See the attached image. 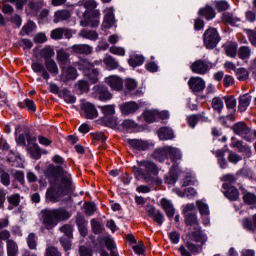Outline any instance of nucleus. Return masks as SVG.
<instances>
[{
  "label": "nucleus",
  "instance_id": "f257e3e1",
  "mask_svg": "<svg viewBox=\"0 0 256 256\" xmlns=\"http://www.w3.org/2000/svg\"><path fill=\"white\" fill-rule=\"evenodd\" d=\"M45 175L50 183L45 195L47 203H59L65 195L73 191V178L63 167L50 164Z\"/></svg>",
  "mask_w": 256,
  "mask_h": 256
},
{
  "label": "nucleus",
  "instance_id": "f03ea898",
  "mask_svg": "<svg viewBox=\"0 0 256 256\" xmlns=\"http://www.w3.org/2000/svg\"><path fill=\"white\" fill-rule=\"evenodd\" d=\"M67 219H71V213L65 208L46 209L42 211V223L45 229L48 230L57 227L61 221H67Z\"/></svg>",
  "mask_w": 256,
  "mask_h": 256
},
{
  "label": "nucleus",
  "instance_id": "7ed1b4c3",
  "mask_svg": "<svg viewBox=\"0 0 256 256\" xmlns=\"http://www.w3.org/2000/svg\"><path fill=\"white\" fill-rule=\"evenodd\" d=\"M76 67L79 71H82L84 77L88 79L91 85H95V83H99V77L101 73H99V69L95 68V65L91 63L87 59H82L76 63Z\"/></svg>",
  "mask_w": 256,
  "mask_h": 256
},
{
  "label": "nucleus",
  "instance_id": "20e7f679",
  "mask_svg": "<svg viewBox=\"0 0 256 256\" xmlns=\"http://www.w3.org/2000/svg\"><path fill=\"white\" fill-rule=\"evenodd\" d=\"M133 173L136 175V177H144V179L149 183L151 181V178L147 177V173H151L152 175L157 176L159 173V169L155 165V163L147 160H143L138 162V167L134 166L132 168Z\"/></svg>",
  "mask_w": 256,
  "mask_h": 256
},
{
  "label": "nucleus",
  "instance_id": "39448f33",
  "mask_svg": "<svg viewBox=\"0 0 256 256\" xmlns=\"http://www.w3.org/2000/svg\"><path fill=\"white\" fill-rule=\"evenodd\" d=\"M221 41L217 28H208L204 32V45L206 49H215Z\"/></svg>",
  "mask_w": 256,
  "mask_h": 256
},
{
  "label": "nucleus",
  "instance_id": "423d86ee",
  "mask_svg": "<svg viewBox=\"0 0 256 256\" xmlns=\"http://www.w3.org/2000/svg\"><path fill=\"white\" fill-rule=\"evenodd\" d=\"M192 73H196V75H206L209 73V69H211V64L206 60H196L190 66Z\"/></svg>",
  "mask_w": 256,
  "mask_h": 256
},
{
  "label": "nucleus",
  "instance_id": "0eeeda50",
  "mask_svg": "<svg viewBox=\"0 0 256 256\" xmlns=\"http://www.w3.org/2000/svg\"><path fill=\"white\" fill-rule=\"evenodd\" d=\"M100 19H101V11L95 9L91 12L88 18L80 22V25L81 27H92V28L99 27Z\"/></svg>",
  "mask_w": 256,
  "mask_h": 256
},
{
  "label": "nucleus",
  "instance_id": "6e6552de",
  "mask_svg": "<svg viewBox=\"0 0 256 256\" xmlns=\"http://www.w3.org/2000/svg\"><path fill=\"white\" fill-rule=\"evenodd\" d=\"M104 18L102 23L103 29H111L116 23L115 20V10L113 7L106 8L104 11Z\"/></svg>",
  "mask_w": 256,
  "mask_h": 256
},
{
  "label": "nucleus",
  "instance_id": "1a4fd4ad",
  "mask_svg": "<svg viewBox=\"0 0 256 256\" xmlns=\"http://www.w3.org/2000/svg\"><path fill=\"white\" fill-rule=\"evenodd\" d=\"M81 110L84 113L85 119H97L99 117V112L95 105L90 102H85L81 105Z\"/></svg>",
  "mask_w": 256,
  "mask_h": 256
},
{
  "label": "nucleus",
  "instance_id": "9d476101",
  "mask_svg": "<svg viewBox=\"0 0 256 256\" xmlns=\"http://www.w3.org/2000/svg\"><path fill=\"white\" fill-rule=\"evenodd\" d=\"M221 23L224 25H230L231 27H237L241 23V18L233 14V12H224L221 15Z\"/></svg>",
  "mask_w": 256,
  "mask_h": 256
},
{
  "label": "nucleus",
  "instance_id": "9b49d317",
  "mask_svg": "<svg viewBox=\"0 0 256 256\" xmlns=\"http://www.w3.org/2000/svg\"><path fill=\"white\" fill-rule=\"evenodd\" d=\"M188 87L193 93H201L205 90V80L201 77H191L188 81Z\"/></svg>",
  "mask_w": 256,
  "mask_h": 256
},
{
  "label": "nucleus",
  "instance_id": "f8f14e48",
  "mask_svg": "<svg viewBox=\"0 0 256 256\" xmlns=\"http://www.w3.org/2000/svg\"><path fill=\"white\" fill-rule=\"evenodd\" d=\"M105 83L112 91H121V89H123V79L117 75L106 77Z\"/></svg>",
  "mask_w": 256,
  "mask_h": 256
},
{
  "label": "nucleus",
  "instance_id": "ddd939ff",
  "mask_svg": "<svg viewBox=\"0 0 256 256\" xmlns=\"http://www.w3.org/2000/svg\"><path fill=\"white\" fill-rule=\"evenodd\" d=\"M146 213L148 214V217H152L153 221L157 223L161 227L163 223L165 222V215L160 210L155 209L153 206H147Z\"/></svg>",
  "mask_w": 256,
  "mask_h": 256
},
{
  "label": "nucleus",
  "instance_id": "4468645a",
  "mask_svg": "<svg viewBox=\"0 0 256 256\" xmlns=\"http://www.w3.org/2000/svg\"><path fill=\"white\" fill-rule=\"evenodd\" d=\"M199 17H204L206 21H212V19H215L217 17V12L215 11V8L213 6L207 4L205 7H202L198 11Z\"/></svg>",
  "mask_w": 256,
  "mask_h": 256
},
{
  "label": "nucleus",
  "instance_id": "2eb2a0df",
  "mask_svg": "<svg viewBox=\"0 0 256 256\" xmlns=\"http://www.w3.org/2000/svg\"><path fill=\"white\" fill-rule=\"evenodd\" d=\"M230 147L237 149L239 153H245L248 157L251 155V148L243 143V141L237 140V138L232 137Z\"/></svg>",
  "mask_w": 256,
  "mask_h": 256
},
{
  "label": "nucleus",
  "instance_id": "dca6fc26",
  "mask_svg": "<svg viewBox=\"0 0 256 256\" xmlns=\"http://www.w3.org/2000/svg\"><path fill=\"white\" fill-rule=\"evenodd\" d=\"M196 207L198 208V211L202 217H206L203 219L204 225H209V205L207 203L203 202V200H198L196 202Z\"/></svg>",
  "mask_w": 256,
  "mask_h": 256
},
{
  "label": "nucleus",
  "instance_id": "f3484780",
  "mask_svg": "<svg viewBox=\"0 0 256 256\" xmlns=\"http://www.w3.org/2000/svg\"><path fill=\"white\" fill-rule=\"evenodd\" d=\"M128 144L134 151H147L149 149V142L145 140L132 139L128 140Z\"/></svg>",
  "mask_w": 256,
  "mask_h": 256
},
{
  "label": "nucleus",
  "instance_id": "a211bd4d",
  "mask_svg": "<svg viewBox=\"0 0 256 256\" xmlns=\"http://www.w3.org/2000/svg\"><path fill=\"white\" fill-rule=\"evenodd\" d=\"M70 49L72 53H77L79 55H91V53H93V47L87 44H75Z\"/></svg>",
  "mask_w": 256,
  "mask_h": 256
},
{
  "label": "nucleus",
  "instance_id": "6ab92c4d",
  "mask_svg": "<svg viewBox=\"0 0 256 256\" xmlns=\"http://www.w3.org/2000/svg\"><path fill=\"white\" fill-rule=\"evenodd\" d=\"M77 69L72 66H68L65 68V66H62V77L66 81H75L78 77Z\"/></svg>",
  "mask_w": 256,
  "mask_h": 256
},
{
  "label": "nucleus",
  "instance_id": "aec40b11",
  "mask_svg": "<svg viewBox=\"0 0 256 256\" xmlns=\"http://www.w3.org/2000/svg\"><path fill=\"white\" fill-rule=\"evenodd\" d=\"M31 69L34 71V73H37L38 75L40 74L45 79V81H49V72L41 62H33Z\"/></svg>",
  "mask_w": 256,
  "mask_h": 256
},
{
  "label": "nucleus",
  "instance_id": "412c9836",
  "mask_svg": "<svg viewBox=\"0 0 256 256\" xmlns=\"http://www.w3.org/2000/svg\"><path fill=\"white\" fill-rule=\"evenodd\" d=\"M223 189H225V197L230 201H237L239 199V190L233 186H229V184L224 183Z\"/></svg>",
  "mask_w": 256,
  "mask_h": 256
},
{
  "label": "nucleus",
  "instance_id": "4be33fe9",
  "mask_svg": "<svg viewBox=\"0 0 256 256\" xmlns=\"http://www.w3.org/2000/svg\"><path fill=\"white\" fill-rule=\"evenodd\" d=\"M139 109V105L135 102H126L120 105L122 115H133Z\"/></svg>",
  "mask_w": 256,
  "mask_h": 256
},
{
  "label": "nucleus",
  "instance_id": "5701e85b",
  "mask_svg": "<svg viewBox=\"0 0 256 256\" xmlns=\"http://www.w3.org/2000/svg\"><path fill=\"white\" fill-rule=\"evenodd\" d=\"M27 7L32 15H37L45 7V0H29Z\"/></svg>",
  "mask_w": 256,
  "mask_h": 256
},
{
  "label": "nucleus",
  "instance_id": "b1692460",
  "mask_svg": "<svg viewBox=\"0 0 256 256\" xmlns=\"http://www.w3.org/2000/svg\"><path fill=\"white\" fill-rule=\"evenodd\" d=\"M13 181H12V187H14V189H19V184L22 187H25V173L21 170H16L13 173ZM17 182L19 184H17Z\"/></svg>",
  "mask_w": 256,
  "mask_h": 256
},
{
  "label": "nucleus",
  "instance_id": "393cba45",
  "mask_svg": "<svg viewBox=\"0 0 256 256\" xmlns=\"http://www.w3.org/2000/svg\"><path fill=\"white\" fill-rule=\"evenodd\" d=\"M160 205L162 209H164L167 217H169L170 219L173 218V215H175V208L173 207V203L167 200V198H162L160 200Z\"/></svg>",
  "mask_w": 256,
  "mask_h": 256
},
{
  "label": "nucleus",
  "instance_id": "a878e982",
  "mask_svg": "<svg viewBox=\"0 0 256 256\" xmlns=\"http://www.w3.org/2000/svg\"><path fill=\"white\" fill-rule=\"evenodd\" d=\"M251 99H253V97L249 94H244L239 97L238 111H240V113L247 111V107L251 105Z\"/></svg>",
  "mask_w": 256,
  "mask_h": 256
},
{
  "label": "nucleus",
  "instance_id": "bb28decb",
  "mask_svg": "<svg viewBox=\"0 0 256 256\" xmlns=\"http://www.w3.org/2000/svg\"><path fill=\"white\" fill-rule=\"evenodd\" d=\"M234 133L236 135H240V137H245V135H248L249 133V127H247V124L244 122H238L233 125L232 127Z\"/></svg>",
  "mask_w": 256,
  "mask_h": 256
},
{
  "label": "nucleus",
  "instance_id": "cd10ccee",
  "mask_svg": "<svg viewBox=\"0 0 256 256\" xmlns=\"http://www.w3.org/2000/svg\"><path fill=\"white\" fill-rule=\"evenodd\" d=\"M153 159H156V161H159L160 163H163L167 157H169V154L167 152V146L164 148H158L156 149L152 154Z\"/></svg>",
  "mask_w": 256,
  "mask_h": 256
},
{
  "label": "nucleus",
  "instance_id": "c85d7f7f",
  "mask_svg": "<svg viewBox=\"0 0 256 256\" xmlns=\"http://www.w3.org/2000/svg\"><path fill=\"white\" fill-rule=\"evenodd\" d=\"M6 249L8 256H17L19 255V246L15 240H7Z\"/></svg>",
  "mask_w": 256,
  "mask_h": 256
},
{
  "label": "nucleus",
  "instance_id": "c756f323",
  "mask_svg": "<svg viewBox=\"0 0 256 256\" xmlns=\"http://www.w3.org/2000/svg\"><path fill=\"white\" fill-rule=\"evenodd\" d=\"M158 137L161 141L173 139V130L169 127H162L158 130Z\"/></svg>",
  "mask_w": 256,
  "mask_h": 256
},
{
  "label": "nucleus",
  "instance_id": "7c9ffc66",
  "mask_svg": "<svg viewBox=\"0 0 256 256\" xmlns=\"http://www.w3.org/2000/svg\"><path fill=\"white\" fill-rule=\"evenodd\" d=\"M185 223L186 225H189L190 227H194V229H199V220H197V214L196 213H187L185 215Z\"/></svg>",
  "mask_w": 256,
  "mask_h": 256
},
{
  "label": "nucleus",
  "instance_id": "2f4dec72",
  "mask_svg": "<svg viewBox=\"0 0 256 256\" xmlns=\"http://www.w3.org/2000/svg\"><path fill=\"white\" fill-rule=\"evenodd\" d=\"M71 18V13L68 10H58L54 14V23L67 21Z\"/></svg>",
  "mask_w": 256,
  "mask_h": 256
},
{
  "label": "nucleus",
  "instance_id": "473e14b6",
  "mask_svg": "<svg viewBox=\"0 0 256 256\" xmlns=\"http://www.w3.org/2000/svg\"><path fill=\"white\" fill-rule=\"evenodd\" d=\"M7 200L9 203V206H8L9 211H13V209H15V207H19V203H21V194L19 193L12 194L7 198Z\"/></svg>",
  "mask_w": 256,
  "mask_h": 256
},
{
  "label": "nucleus",
  "instance_id": "72a5a7b5",
  "mask_svg": "<svg viewBox=\"0 0 256 256\" xmlns=\"http://www.w3.org/2000/svg\"><path fill=\"white\" fill-rule=\"evenodd\" d=\"M238 57L247 63L251 59V48L249 46H241L238 49Z\"/></svg>",
  "mask_w": 256,
  "mask_h": 256
},
{
  "label": "nucleus",
  "instance_id": "f704fd0d",
  "mask_svg": "<svg viewBox=\"0 0 256 256\" xmlns=\"http://www.w3.org/2000/svg\"><path fill=\"white\" fill-rule=\"evenodd\" d=\"M79 35L83 37V39H89L90 41H97V39H99V34L94 30L82 29Z\"/></svg>",
  "mask_w": 256,
  "mask_h": 256
},
{
  "label": "nucleus",
  "instance_id": "c9c22d12",
  "mask_svg": "<svg viewBox=\"0 0 256 256\" xmlns=\"http://www.w3.org/2000/svg\"><path fill=\"white\" fill-rule=\"evenodd\" d=\"M214 7L218 13H223L231 9V5L226 0H216L214 1Z\"/></svg>",
  "mask_w": 256,
  "mask_h": 256
},
{
  "label": "nucleus",
  "instance_id": "e433bc0d",
  "mask_svg": "<svg viewBox=\"0 0 256 256\" xmlns=\"http://www.w3.org/2000/svg\"><path fill=\"white\" fill-rule=\"evenodd\" d=\"M97 92L99 95L100 101H109V99H112V95L105 86H97Z\"/></svg>",
  "mask_w": 256,
  "mask_h": 256
},
{
  "label": "nucleus",
  "instance_id": "4c0bfd02",
  "mask_svg": "<svg viewBox=\"0 0 256 256\" xmlns=\"http://www.w3.org/2000/svg\"><path fill=\"white\" fill-rule=\"evenodd\" d=\"M69 53L65 52V50H58L57 51V60L59 61L60 65L62 67H65V65H69L70 60H69Z\"/></svg>",
  "mask_w": 256,
  "mask_h": 256
},
{
  "label": "nucleus",
  "instance_id": "58836bf2",
  "mask_svg": "<svg viewBox=\"0 0 256 256\" xmlns=\"http://www.w3.org/2000/svg\"><path fill=\"white\" fill-rule=\"evenodd\" d=\"M103 63L106 65L108 71H113L119 68V62H117L113 56L104 58Z\"/></svg>",
  "mask_w": 256,
  "mask_h": 256
},
{
  "label": "nucleus",
  "instance_id": "ea45409f",
  "mask_svg": "<svg viewBox=\"0 0 256 256\" xmlns=\"http://www.w3.org/2000/svg\"><path fill=\"white\" fill-rule=\"evenodd\" d=\"M20 109H25L27 107L28 111H31L32 113H35L37 111V106L35 105V102L31 99H25L23 102H18L17 104Z\"/></svg>",
  "mask_w": 256,
  "mask_h": 256
},
{
  "label": "nucleus",
  "instance_id": "a19ab883",
  "mask_svg": "<svg viewBox=\"0 0 256 256\" xmlns=\"http://www.w3.org/2000/svg\"><path fill=\"white\" fill-rule=\"evenodd\" d=\"M55 56V51L50 46H46L40 50V57L45 61H50L51 57Z\"/></svg>",
  "mask_w": 256,
  "mask_h": 256
},
{
  "label": "nucleus",
  "instance_id": "79ce46f5",
  "mask_svg": "<svg viewBox=\"0 0 256 256\" xmlns=\"http://www.w3.org/2000/svg\"><path fill=\"white\" fill-rule=\"evenodd\" d=\"M212 109L216 112V113H221V111H223V107H225L224 103H223V98L221 97H214L212 99Z\"/></svg>",
  "mask_w": 256,
  "mask_h": 256
},
{
  "label": "nucleus",
  "instance_id": "37998d69",
  "mask_svg": "<svg viewBox=\"0 0 256 256\" xmlns=\"http://www.w3.org/2000/svg\"><path fill=\"white\" fill-rule=\"evenodd\" d=\"M45 67L47 71H49V73H51L52 75H59V67L57 66L55 60L51 59L45 61Z\"/></svg>",
  "mask_w": 256,
  "mask_h": 256
},
{
  "label": "nucleus",
  "instance_id": "c03bdc74",
  "mask_svg": "<svg viewBox=\"0 0 256 256\" xmlns=\"http://www.w3.org/2000/svg\"><path fill=\"white\" fill-rule=\"evenodd\" d=\"M166 151L172 161H179V159H181V151L179 149L166 146Z\"/></svg>",
  "mask_w": 256,
  "mask_h": 256
},
{
  "label": "nucleus",
  "instance_id": "a18cd8bd",
  "mask_svg": "<svg viewBox=\"0 0 256 256\" xmlns=\"http://www.w3.org/2000/svg\"><path fill=\"white\" fill-rule=\"evenodd\" d=\"M243 201L246 205H253L252 209H256V195L251 192H246L243 195Z\"/></svg>",
  "mask_w": 256,
  "mask_h": 256
},
{
  "label": "nucleus",
  "instance_id": "49530a36",
  "mask_svg": "<svg viewBox=\"0 0 256 256\" xmlns=\"http://www.w3.org/2000/svg\"><path fill=\"white\" fill-rule=\"evenodd\" d=\"M104 117H113L115 115V104L99 106Z\"/></svg>",
  "mask_w": 256,
  "mask_h": 256
},
{
  "label": "nucleus",
  "instance_id": "de8ad7c7",
  "mask_svg": "<svg viewBox=\"0 0 256 256\" xmlns=\"http://www.w3.org/2000/svg\"><path fill=\"white\" fill-rule=\"evenodd\" d=\"M235 75L238 81H247L249 79V70L243 67L238 68L236 69Z\"/></svg>",
  "mask_w": 256,
  "mask_h": 256
},
{
  "label": "nucleus",
  "instance_id": "09e8293b",
  "mask_svg": "<svg viewBox=\"0 0 256 256\" xmlns=\"http://www.w3.org/2000/svg\"><path fill=\"white\" fill-rule=\"evenodd\" d=\"M225 53L228 57H237V43H230L225 46Z\"/></svg>",
  "mask_w": 256,
  "mask_h": 256
},
{
  "label": "nucleus",
  "instance_id": "8fccbe9b",
  "mask_svg": "<svg viewBox=\"0 0 256 256\" xmlns=\"http://www.w3.org/2000/svg\"><path fill=\"white\" fill-rule=\"evenodd\" d=\"M144 62L145 58L141 55H134L128 61L130 67H139Z\"/></svg>",
  "mask_w": 256,
  "mask_h": 256
},
{
  "label": "nucleus",
  "instance_id": "3c124183",
  "mask_svg": "<svg viewBox=\"0 0 256 256\" xmlns=\"http://www.w3.org/2000/svg\"><path fill=\"white\" fill-rule=\"evenodd\" d=\"M28 151L33 159H41V149L38 144H32L28 146Z\"/></svg>",
  "mask_w": 256,
  "mask_h": 256
},
{
  "label": "nucleus",
  "instance_id": "603ef678",
  "mask_svg": "<svg viewBox=\"0 0 256 256\" xmlns=\"http://www.w3.org/2000/svg\"><path fill=\"white\" fill-rule=\"evenodd\" d=\"M143 115L146 123H155V121H157V117H159V114H157V112L151 110L145 111Z\"/></svg>",
  "mask_w": 256,
  "mask_h": 256
},
{
  "label": "nucleus",
  "instance_id": "864d4df0",
  "mask_svg": "<svg viewBox=\"0 0 256 256\" xmlns=\"http://www.w3.org/2000/svg\"><path fill=\"white\" fill-rule=\"evenodd\" d=\"M192 239L193 241H196V243H201L202 245H205V242L207 241V236L203 235L201 231H199L198 227L196 232H192Z\"/></svg>",
  "mask_w": 256,
  "mask_h": 256
},
{
  "label": "nucleus",
  "instance_id": "5fc2aeb1",
  "mask_svg": "<svg viewBox=\"0 0 256 256\" xmlns=\"http://www.w3.org/2000/svg\"><path fill=\"white\" fill-rule=\"evenodd\" d=\"M26 241H27V245H28L29 249H31V250L37 249L38 238H37V235H35V233H30L28 235Z\"/></svg>",
  "mask_w": 256,
  "mask_h": 256
},
{
  "label": "nucleus",
  "instance_id": "6e6d98bb",
  "mask_svg": "<svg viewBox=\"0 0 256 256\" xmlns=\"http://www.w3.org/2000/svg\"><path fill=\"white\" fill-rule=\"evenodd\" d=\"M76 87L80 93H89V82L86 80H79Z\"/></svg>",
  "mask_w": 256,
  "mask_h": 256
},
{
  "label": "nucleus",
  "instance_id": "4d7b16f0",
  "mask_svg": "<svg viewBox=\"0 0 256 256\" xmlns=\"http://www.w3.org/2000/svg\"><path fill=\"white\" fill-rule=\"evenodd\" d=\"M85 206V214L91 217V215H94L95 211H97V206H95V203L93 202H86L84 204Z\"/></svg>",
  "mask_w": 256,
  "mask_h": 256
},
{
  "label": "nucleus",
  "instance_id": "13d9d810",
  "mask_svg": "<svg viewBox=\"0 0 256 256\" xmlns=\"http://www.w3.org/2000/svg\"><path fill=\"white\" fill-rule=\"evenodd\" d=\"M90 137L93 141H101L102 143H105V141H107V137L103 132H92L90 133Z\"/></svg>",
  "mask_w": 256,
  "mask_h": 256
},
{
  "label": "nucleus",
  "instance_id": "bf43d9fd",
  "mask_svg": "<svg viewBox=\"0 0 256 256\" xmlns=\"http://www.w3.org/2000/svg\"><path fill=\"white\" fill-rule=\"evenodd\" d=\"M187 249L192 253V255H199L203 248L201 246H197L191 242L186 243Z\"/></svg>",
  "mask_w": 256,
  "mask_h": 256
},
{
  "label": "nucleus",
  "instance_id": "052dcab7",
  "mask_svg": "<svg viewBox=\"0 0 256 256\" xmlns=\"http://www.w3.org/2000/svg\"><path fill=\"white\" fill-rule=\"evenodd\" d=\"M61 233H64V236L67 238H73V227L69 224H65L64 226L60 227Z\"/></svg>",
  "mask_w": 256,
  "mask_h": 256
},
{
  "label": "nucleus",
  "instance_id": "680f3d73",
  "mask_svg": "<svg viewBox=\"0 0 256 256\" xmlns=\"http://www.w3.org/2000/svg\"><path fill=\"white\" fill-rule=\"evenodd\" d=\"M137 127V123L133 120L126 119L122 123V128L124 131H131V129H135Z\"/></svg>",
  "mask_w": 256,
  "mask_h": 256
},
{
  "label": "nucleus",
  "instance_id": "e2e57ef3",
  "mask_svg": "<svg viewBox=\"0 0 256 256\" xmlns=\"http://www.w3.org/2000/svg\"><path fill=\"white\" fill-rule=\"evenodd\" d=\"M225 103H226L227 109H235L237 107V99H235V96L226 97Z\"/></svg>",
  "mask_w": 256,
  "mask_h": 256
},
{
  "label": "nucleus",
  "instance_id": "0e129e2a",
  "mask_svg": "<svg viewBox=\"0 0 256 256\" xmlns=\"http://www.w3.org/2000/svg\"><path fill=\"white\" fill-rule=\"evenodd\" d=\"M91 227H92V231H93V233H95V235H99V233H101L103 231V226H101V223H99L95 219L91 220Z\"/></svg>",
  "mask_w": 256,
  "mask_h": 256
},
{
  "label": "nucleus",
  "instance_id": "69168bd1",
  "mask_svg": "<svg viewBox=\"0 0 256 256\" xmlns=\"http://www.w3.org/2000/svg\"><path fill=\"white\" fill-rule=\"evenodd\" d=\"M79 255L80 256H93V249L87 246L79 247Z\"/></svg>",
  "mask_w": 256,
  "mask_h": 256
},
{
  "label": "nucleus",
  "instance_id": "338daca9",
  "mask_svg": "<svg viewBox=\"0 0 256 256\" xmlns=\"http://www.w3.org/2000/svg\"><path fill=\"white\" fill-rule=\"evenodd\" d=\"M247 35L251 45H253V47H256V28L253 30H248Z\"/></svg>",
  "mask_w": 256,
  "mask_h": 256
},
{
  "label": "nucleus",
  "instance_id": "774afa93",
  "mask_svg": "<svg viewBox=\"0 0 256 256\" xmlns=\"http://www.w3.org/2000/svg\"><path fill=\"white\" fill-rule=\"evenodd\" d=\"M45 256H61L57 248L50 246L46 249Z\"/></svg>",
  "mask_w": 256,
  "mask_h": 256
}]
</instances>
